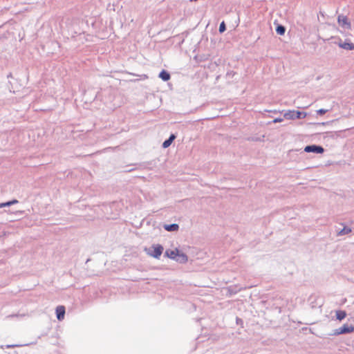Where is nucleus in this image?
<instances>
[{
	"label": "nucleus",
	"instance_id": "f257e3e1",
	"mask_svg": "<svg viewBox=\"0 0 354 354\" xmlns=\"http://www.w3.org/2000/svg\"><path fill=\"white\" fill-rule=\"evenodd\" d=\"M292 151L299 153H323L324 152V148L320 145H312L306 146L304 149L302 148L292 149Z\"/></svg>",
	"mask_w": 354,
	"mask_h": 354
},
{
	"label": "nucleus",
	"instance_id": "f03ea898",
	"mask_svg": "<svg viewBox=\"0 0 354 354\" xmlns=\"http://www.w3.org/2000/svg\"><path fill=\"white\" fill-rule=\"evenodd\" d=\"M163 247L161 245L156 244L153 245L151 248L148 249H145V251L147 252V254L153 258L156 259H160V257L161 256L162 252H163Z\"/></svg>",
	"mask_w": 354,
	"mask_h": 354
},
{
	"label": "nucleus",
	"instance_id": "7ed1b4c3",
	"mask_svg": "<svg viewBox=\"0 0 354 354\" xmlns=\"http://www.w3.org/2000/svg\"><path fill=\"white\" fill-rule=\"evenodd\" d=\"M307 115L306 112H301L299 111L295 110H288L284 113L283 117L287 120H295V119H300L304 118Z\"/></svg>",
	"mask_w": 354,
	"mask_h": 354
},
{
	"label": "nucleus",
	"instance_id": "20e7f679",
	"mask_svg": "<svg viewBox=\"0 0 354 354\" xmlns=\"http://www.w3.org/2000/svg\"><path fill=\"white\" fill-rule=\"evenodd\" d=\"M354 331V326H348L346 324H344L342 327H339L337 328L334 334L335 335H342V334H346V333H351Z\"/></svg>",
	"mask_w": 354,
	"mask_h": 354
},
{
	"label": "nucleus",
	"instance_id": "39448f33",
	"mask_svg": "<svg viewBox=\"0 0 354 354\" xmlns=\"http://www.w3.org/2000/svg\"><path fill=\"white\" fill-rule=\"evenodd\" d=\"M337 21L340 26H342L344 28L350 29L351 28V24L348 20V18L346 16H344L343 15H339L337 18Z\"/></svg>",
	"mask_w": 354,
	"mask_h": 354
},
{
	"label": "nucleus",
	"instance_id": "423d86ee",
	"mask_svg": "<svg viewBox=\"0 0 354 354\" xmlns=\"http://www.w3.org/2000/svg\"><path fill=\"white\" fill-rule=\"evenodd\" d=\"M175 261L179 263H185L188 261V257L184 252L179 250Z\"/></svg>",
	"mask_w": 354,
	"mask_h": 354
},
{
	"label": "nucleus",
	"instance_id": "0eeeda50",
	"mask_svg": "<svg viewBox=\"0 0 354 354\" xmlns=\"http://www.w3.org/2000/svg\"><path fill=\"white\" fill-rule=\"evenodd\" d=\"M178 252H179V250L178 248H175L174 250L168 249L165 251V256H167L168 258L175 261Z\"/></svg>",
	"mask_w": 354,
	"mask_h": 354
},
{
	"label": "nucleus",
	"instance_id": "6e6552de",
	"mask_svg": "<svg viewBox=\"0 0 354 354\" xmlns=\"http://www.w3.org/2000/svg\"><path fill=\"white\" fill-rule=\"evenodd\" d=\"M57 318L59 320H62L64 318L65 308L63 306H59L56 308Z\"/></svg>",
	"mask_w": 354,
	"mask_h": 354
},
{
	"label": "nucleus",
	"instance_id": "1a4fd4ad",
	"mask_svg": "<svg viewBox=\"0 0 354 354\" xmlns=\"http://www.w3.org/2000/svg\"><path fill=\"white\" fill-rule=\"evenodd\" d=\"M338 46L345 50H354V44L346 41L344 44H338Z\"/></svg>",
	"mask_w": 354,
	"mask_h": 354
},
{
	"label": "nucleus",
	"instance_id": "9d476101",
	"mask_svg": "<svg viewBox=\"0 0 354 354\" xmlns=\"http://www.w3.org/2000/svg\"><path fill=\"white\" fill-rule=\"evenodd\" d=\"M164 229L168 232H176L179 229L178 224L174 223L171 225H165Z\"/></svg>",
	"mask_w": 354,
	"mask_h": 354
},
{
	"label": "nucleus",
	"instance_id": "9b49d317",
	"mask_svg": "<svg viewBox=\"0 0 354 354\" xmlns=\"http://www.w3.org/2000/svg\"><path fill=\"white\" fill-rule=\"evenodd\" d=\"M158 77L161 78L163 81H168L171 77L170 74L165 70H162L159 73Z\"/></svg>",
	"mask_w": 354,
	"mask_h": 354
},
{
	"label": "nucleus",
	"instance_id": "f8f14e48",
	"mask_svg": "<svg viewBox=\"0 0 354 354\" xmlns=\"http://www.w3.org/2000/svg\"><path fill=\"white\" fill-rule=\"evenodd\" d=\"M337 319L342 321L346 317V313L344 310H337L335 312Z\"/></svg>",
	"mask_w": 354,
	"mask_h": 354
},
{
	"label": "nucleus",
	"instance_id": "ddd939ff",
	"mask_svg": "<svg viewBox=\"0 0 354 354\" xmlns=\"http://www.w3.org/2000/svg\"><path fill=\"white\" fill-rule=\"evenodd\" d=\"M18 203V201L16 199L6 202V203H0V208L6 207H10L12 205Z\"/></svg>",
	"mask_w": 354,
	"mask_h": 354
},
{
	"label": "nucleus",
	"instance_id": "4468645a",
	"mask_svg": "<svg viewBox=\"0 0 354 354\" xmlns=\"http://www.w3.org/2000/svg\"><path fill=\"white\" fill-rule=\"evenodd\" d=\"M276 32L278 35H283L286 32V28L282 25H278L276 28Z\"/></svg>",
	"mask_w": 354,
	"mask_h": 354
},
{
	"label": "nucleus",
	"instance_id": "2eb2a0df",
	"mask_svg": "<svg viewBox=\"0 0 354 354\" xmlns=\"http://www.w3.org/2000/svg\"><path fill=\"white\" fill-rule=\"evenodd\" d=\"M350 232H351V229L350 227H344L342 230H340L338 232V235L343 236V235H345V234H348Z\"/></svg>",
	"mask_w": 354,
	"mask_h": 354
},
{
	"label": "nucleus",
	"instance_id": "dca6fc26",
	"mask_svg": "<svg viewBox=\"0 0 354 354\" xmlns=\"http://www.w3.org/2000/svg\"><path fill=\"white\" fill-rule=\"evenodd\" d=\"M226 30V26L224 21H222L219 26V32H223Z\"/></svg>",
	"mask_w": 354,
	"mask_h": 354
},
{
	"label": "nucleus",
	"instance_id": "f3484780",
	"mask_svg": "<svg viewBox=\"0 0 354 354\" xmlns=\"http://www.w3.org/2000/svg\"><path fill=\"white\" fill-rule=\"evenodd\" d=\"M172 142L169 140V139H167L166 140H165L162 143V147L163 148H167L168 147H169L171 145Z\"/></svg>",
	"mask_w": 354,
	"mask_h": 354
},
{
	"label": "nucleus",
	"instance_id": "a211bd4d",
	"mask_svg": "<svg viewBox=\"0 0 354 354\" xmlns=\"http://www.w3.org/2000/svg\"><path fill=\"white\" fill-rule=\"evenodd\" d=\"M328 111L327 109H320L317 111V113L319 115H323L325 114Z\"/></svg>",
	"mask_w": 354,
	"mask_h": 354
},
{
	"label": "nucleus",
	"instance_id": "6ab92c4d",
	"mask_svg": "<svg viewBox=\"0 0 354 354\" xmlns=\"http://www.w3.org/2000/svg\"><path fill=\"white\" fill-rule=\"evenodd\" d=\"M283 118H275L272 122L274 123H277V122H281L283 121Z\"/></svg>",
	"mask_w": 354,
	"mask_h": 354
},
{
	"label": "nucleus",
	"instance_id": "aec40b11",
	"mask_svg": "<svg viewBox=\"0 0 354 354\" xmlns=\"http://www.w3.org/2000/svg\"><path fill=\"white\" fill-rule=\"evenodd\" d=\"M175 138L176 136L174 134H171L168 139L172 142Z\"/></svg>",
	"mask_w": 354,
	"mask_h": 354
},
{
	"label": "nucleus",
	"instance_id": "412c9836",
	"mask_svg": "<svg viewBox=\"0 0 354 354\" xmlns=\"http://www.w3.org/2000/svg\"><path fill=\"white\" fill-rule=\"evenodd\" d=\"M335 44H337L338 45V44H344V42L342 41V39H339V42H335Z\"/></svg>",
	"mask_w": 354,
	"mask_h": 354
},
{
	"label": "nucleus",
	"instance_id": "4be33fe9",
	"mask_svg": "<svg viewBox=\"0 0 354 354\" xmlns=\"http://www.w3.org/2000/svg\"><path fill=\"white\" fill-rule=\"evenodd\" d=\"M23 212H24L23 211H20V210H19V211L16 212H15V214H22Z\"/></svg>",
	"mask_w": 354,
	"mask_h": 354
},
{
	"label": "nucleus",
	"instance_id": "5701e85b",
	"mask_svg": "<svg viewBox=\"0 0 354 354\" xmlns=\"http://www.w3.org/2000/svg\"><path fill=\"white\" fill-rule=\"evenodd\" d=\"M332 163L330 162H328L327 164H326V166L330 165Z\"/></svg>",
	"mask_w": 354,
	"mask_h": 354
}]
</instances>
